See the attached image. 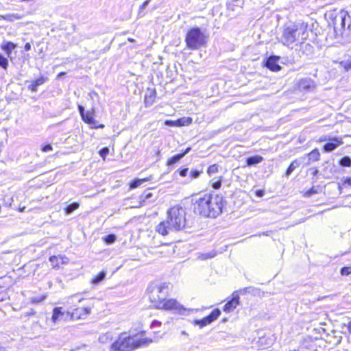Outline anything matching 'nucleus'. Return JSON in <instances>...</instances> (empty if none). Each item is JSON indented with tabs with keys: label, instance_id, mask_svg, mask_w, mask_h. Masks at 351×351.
<instances>
[{
	"label": "nucleus",
	"instance_id": "338daca9",
	"mask_svg": "<svg viewBox=\"0 0 351 351\" xmlns=\"http://www.w3.org/2000/svg\"><path fill=\"white\" fill-rule=\"evenodd\" d=\"M71 351H73V350H71Z\"/></svg>",
	"mask_w": 351,
	"mask_h": 351
},
{
	"label": "nucleus",
	"instance_id": "412c9836",
	"mask_svg": "<svg viewBox=\"0 0 351 351\" xmlns=\"http://www.w3.org/2000/svg\"><path fill=\"white\" fill-rule=\"evenodd\" d=\"M106 274V271L103 270L100 271L95 277L92 279L91 282L94 285H98L105 279Z\"/></svg>",
	"mask_w": 351,
	"mask_h": 351
},
{
	"label": "nucleus",
	"instance_id": "f3484780",
	"mask_svg": "<svg viewBox=\"0 0 351 351\" xmlns=\"http://www.w3.org/2000/svg\"><path fill=\"white\" fill-rule=\"evenodd\" d=\"M95 113L94 109L92 110L86 111L82 117V119L86 123L92 125L95 123V121L93 118Z\"/></svg>",
	"mask_w": 351,
	"mask_h": 351
},
{
	"label": "nucleus",
	"instance_id": "f257e3e1",
	"mask_svg": "<svg viewBox=\"0 0 351 351\" xmlns=\"http://www.w3.org/2000/svg\"><path fill=\"white\" fill-rule=\"evenodd\" d=\"M188 227L185 209L177 206L168 210L167 220L161 221L156 227V231L162 236H166L171 232L185 230Z\"/></svg>",
	"mask_w": 351,
	"mask_h": 351
},
{
	"label": "nucleus",
	"instance_id": "de8ad7c7",
	"mask_svg": "<svg viewBox=\"0 0 351 351\" xmlns=\"http://www.w3.org/2000/svg\"><path fill=\"white\" fill-rule=\"evenodd\" d=\"M52 149H53L52 146L50 144L45 145L41 148V150L43 152H47L51 151Z\"/></svg>",
	"mask_w": 351,
	"mask_h": 351
},
{
	"label": "nucleus",
	"instance_id": "4468645a",
	"mask_svg": "<svg viewBox=\"0 0 351 351\" xmlns=\"http://www.w3.org/2000/svg\"><path fill=\"white\" fill-rule=\"evenodd\" d=\"M343 143V141L341 138L335 137L333 138L330 142H328L326 143L323 149L324 152H330L333 150H335L337 147H339L340 145Z\"/></svg>",
	"mask_w": 351,
	"mask_h": 351
},
{
	"label": "nucleus",
	"instance_id": "ea45409f",
	"mask_svg": "<svg viewBox=\"0 0 351 351\" xmlns=\"http://www.w3.org/2000/svg\"><path fill=\"white\" fill-rule=\"evenodd\" d=\"M99 154L101 158L105 159L106 156L109 154V149L108 147H103L99 152Z\"/></svg>",
	"mask_w": 351,
	"mask_h": 351
},
{
	"label": "nucleus",
	"instance_id": "4be33fe9",
	"mask_svg": "<svg viewBox=\"0 0 351 351\" xmlns=\"http://www.w3.org/2000/svg\"><path fill=\"white\" fill-rule=\"evenodd\" d=\"M300 162L298 160H294L288 167L285 172V176H289L296 168L300 167Z\"/></svg>",
	"mask_w": 351,
	"mask_h": 351
},
{
	"label": "nucleus",
	"instance_id": "aec40b11",
	"mask_svg": "<svg viewBox=\"0 0 351 351\" xmlns=\"http://www.w3.org/2000/svg\"><path fill=\"white\" fill-rule=\"evenodd\" d=\"M17 45L12 42L8 41L1 45V49L6 53L8 57H10L12 51L16 48Z\"/></svg>",
	"mask_w": 351,
	"mask_h": 351
},
{
	"label": "nucleus",
	"instance_id": "72a5a7b5",
	"mask_svg": "<svg viewBox=\"0 0 351 351\" xmlns=\"http://www.w3.org/2000/svg\"><path fill=\"white\" fill-rule=\"evenodd\" d=\"M339 165L342 167H350L351 166V158L349 156H343L339 160Z\"/></svg>",
	"mask_w": 351,
	"mask_h": 351
},
{
	"label": "nucleus",
	"instance_id": "5fc2aeb1",
	"mask_svg": "<svg viewBox=\"0 0 351 351\" xmlns=\"http://www.w3.org/2000/svg\"><path fill=\"white\" fill-rule=\"evenodd\" d=\"M24 49L27 51L31 49V44L29 43H27L24 46Z\"/></svg>",
	"mask_w": 351,
	"mask_h": 351
},
{
	"label": "nucleus",
	"instance_id": "bf43d9fd",
	"mask_svg": "<svg viewBox=\"0 0 351 351\" xmlns=\"http://www.w3.org/2000/svg\"><path fill=\"white\" fill-rule=\"evenodd\" d=\"M203 256H204V258L206 259V258H212L214 256V255H210L209 254H203Z\"/></svg>",
	"mask_w": 351,
	"mask_h": 351
},
{
	"label": "nucleus",
	"instance_id": "2eb2a0df",
	"mask_svg": "<svg viewBox=\"0 0 351 351\" xmlns=\"http://www.w3.org/2000/svg\"><path fill=\"white\" fill-rule=\"evenodd\" d=\"M191 118H182L176 121L167 120L165 121V125L168 126H182L184 125H189L191 123Z\"/></svg>",
	"mask_w": 351,
	"mask_h": 351
},
{
	"label": "nucleus",
	"instance_id": "58836bf2",
	"mask_svg": "<svg viewBox=\"0 0 351 351\" xmlns=\"http://www.w3.org/2000/svg\"><path fill=\"white\" fill-rule=\"evenodd\" d=\"M47 77L41 76L39 78L36 79V80L33 81V82L35 84V85L38 86L43 84L45 82H47Z\"/></svg>",
	"mask_w": 351,
	"mask_h": 351
},
{
	"label": "nucleus",
	"instance_id": "09e8293b",
	"mask_svg": "<svg viewBox=\"0 0 351 351\" xmlns=\"http://www.w3.org/2000/svg\"><path fill=\"white\" fill-rule=\"evenodd\" d=\"M28 88L33 93L37 92V86L32 82V84L28 86Z\"/></svg>",
	"mask_w": 351,
	"mask_h": 351
},
{
	"label": "nucleus",
	"instance_id": "49530a36",
	"mask_svg": "<svg viewBox=\"0 0 351 351\" xmlns=\"http://www.w3.org/2000/svg\"><path fill=\"white\" fill-rule=\"evenodd\" d=\"M221 186V180H218L217 181H215L212 183V186L215 189H219Z\"/></svg>",
	"mask_w": 351,
	"mask_h": 351
},
{
	"label": "nucleus",
	"instance_id": "cd10ccee",
	"mask_svg": "<svg viewBox=\"0 0 351 351\" xmlns=\"http://www.w3.org/2000/svg\"><path fill=\"white\" fill-rule=\"evenodd\" d=\"M112 339V335L110 332H106L102 334L99 337V341L101 343H107L111 341Z\"/></svg>",
	"mask_w": 351,
	"mask_h": 351
},
{
	"label": "nucleus",
	"instance_id": "6ab92c4d",
	"mask_svg": "<svg viewBox=\"0 0 351 351\" xmlns=\"http://www.w3.org/2000/svg\"><path fill=\"white\" fill-rule=\"evenodd\" d=\"M263 160L264 158L261 156L256 155L250 156L246 159V165L248 167L254 166L261 162Z\"/></svg>",
	"mask_w": 351,
	"mask_h": 351
},
{
	"label": "nucleus",
	"instance_id": "423d86ee",
	"mask_svg": "<svg viewBox=\"0 0 351 351\" xmlns=\"http://www.w3.org/2000/svg\"><path fill=\"white\" fill-rule=\"evenodd\" d=\"M333 29L336 37L343 35L346 29H349L351 25V18L348 12L341 10L332 21Z\"/></svg>",
	"mask_w": 351,
	"mask_h": 351
},
{
	"label": "nucleus",
	"instance_id": "b1692460",
	"mask_svg": "<svg viewBox=\"0 0 351 351\" xmlns=\"http://www.w3.org/2000/svg\"><path fill=\"white\" fill-rule=\"evenodd\" d=\"M148 180H150V178H143V179H134V180H132L130 184V188L131 189H136L137 187H138L140 185H141L143 183L148 181Z\"/></svg>",
	"mask_w": 351,
	"mask_h": 351
},
{
	"label": "nucleus",
	"instance_id": "20e7f679",
	"mask_svg": "<svg viewBox=\"0 0 351 351\" xmlns=\"http://www.w3.org/2000/svg\"><path fill=\"white\" fill-rule=\"evenodd\" d=\"M152 342L149 338L136 339L134 337H127L125 334L119 336V339L112 343L111 351H133L135 348L147 345Z\"/></svg>",
	"mask_w": 351,
	"mask_h": 351
},
{
	"label": "nucleus",
	"instance_id": "6e6552de",
	"mask_svg": "<svg viewBox=\"0 0 351 351\" xmlns=\"http://www.w3.org/2000/svg\"><path fill=\"white\" fill-rule=\"evenodd\" d=\"M159 308L173 311L174 313L185 315L186 309L174 299L164 300Z\"/></svg>",
	"mask_w": 351,
	"mask_h": 351
},
{
	"label": "nucleus",
	"instance_id": "9d476101",
	"mask_svg": "<svg viewBox=\"0 0 351 351\" xmlns=\"http://www.w3.org/2000/svg\"><path fill=\"white\" fill-rule=\"evenodd\" d=\"M315 86V82L308 77L301 79L298 83V88L302 91L311 92Z\"/></svg>",
	"mask_w": 351,
	"mask_h": 351
},
{
	"label": "nucleus",
	"instance_id": "a211bd4d",
	"mask_svg": "<svg viewBox=\"0 0 351 351\" xmlns=\"http://www.w3.org/2000/svg\"><path fill=\"white\" fill-rule=\"evenodd\" d=\"M64 313L62 307H56L53 311V315L51 319L53 323H56L58 321L62 319Z\"/></svg>",
	"mask_w": 351,
	"mask_h": 351
},
{
	"label": "nucleus",
	"instance_id": "4c0bfd02",
	"mask_svg": "<svg viewBox=\"0 0 351 351\" xmlns=\"http://www.w3.org/2000/svg\"><path fill=\"white\" fill-rule=\"evenodd\" d=\"M153 196V194L152 193H150L149 191H145L141 195V198L143 199V202H145V201H149L151 202L149 199H151V197Z\"/></svg>",
	"mask_w": 351,
	"mask_h": 351
},
{
	"label": "nucleus",
	"instance_id": "7ed1b4c3",
	"mask_svg": "<svg viewBox=\"0 0 351 351\" xmlns=\"http://www.w3.org/2000/svg\"><path fill=\"white\" fill-rule=\"evenodd\" d=\"M308 25L304 23H297L289 26H284L280 42L283 45L289 47L293 43L307 39Z\"/></svg>",
	"mask_w": 351,
	"mask_h": 351
},
{
	"label": "nucleus",
	"instance_id": "c03bdc74",
	"mask_svg": "<svg viewBox=\"0 0 351 351\" xmlns=\"http://www.w3.org/2000/svg\"><path fill=\"white\" fill-rule=\"evenodd\" d=\"M75 299H77L78 302H80L82 300V298H77V295H72L71 297H70L68 299L67 302L69 304H73V303H74V301H75Z\"/></svg>",
	"mask_w": 351,
	"mask_h": 351
},
{
	"label": "nucleus",
	"instance_id": "dca6fc26",
	"mask_svg": "<svg viewBox=\"0 0 351 351\" xmlns=\"http://www.w3.org/2000/svg\"><path fill=\"white\" fill-rule=\"evenodd\" d=\"M243 5V0H232L227 3V9L229 11L237 12Z\"/></svg>",
	"mask_w": 351,
	"mask_h": 351
},
{
	"label": "nucleus",
	"instance_id": "393cba45",
	"mask_svg": "<svg viewBox=\"0 0 351 351\" xmlns=\"http://www.w3.org/2000/svg\"><path fill=\"white\" fill-rule=\"evenodd\" d=\"M304 40L300 41V50L303 49L306 53H311L313 52V47L309 44L304 42Z\"/></svg>",
	"mask_w": 351,
	"mask_h": 351
},
{
	"label": "nucleus",
	"instance_id": "680f3d73",
	"mask_svg": "<svg viewBox=\"0 0 351 351\" xmlns=\"http://www.w3.org/2000/svg\"><path fill=\"white\" fill-rule=\"evenodd\" d=\"M93 128H104V125L100 124L98 126L95 125V126H93Z\"/></svg>",
	"mask_w": 351,
	"mask_h": 351
},
{
	"label": "nucleus",
	"instance_id": "c9c22d12",
	"mask_svg": "<svg viewBox=\"0 0 351 351\" xmlns=\"http://www.w3.org/2000/svg\"><path fill=\"white\" fill-rule=\"evenodd\" d=\"M116 239H117V237L113 234H110L106 236L105 237H104V241L107 244H112V243H113L116 241Z\"/></svg>",
	"mask_w": 351,
	"mask_h": 351
},
{
	"label": "nucleus",
	"instance_id": "79ce46f5",
	"mask_svg": "<svg viewBox=\"0 0 351 351\" xmlns=\"http://www.w3.org/2000/svg\"><path fill=\"white\" fill-rule=\"evenodd\" d=\"M45 299V296L41 297H34L31 299V302L33 304H38L40 302L43 301Z\"/></svg>",
	"mask_w": 351,
	"mask_h": 351
},
{
	"label": "nucleus",
	"instance_id": "c85d7f7f",
	"mask_svg": "<svg viewBox=\"0 0 351 351\" xmlns=\"http://www.w3.org/2000/svg\"><path fill=\"white\" fill-rule=\"evenodd\" d=\"M80 206V204L77 202H73L68 205L65 208L64 211L66 215L72 213L73 211L77 210Z\"/></svg>",
	"mask_w": 351,
	"mask_h": 351
},
{
	"label": "nucleus",
	"instance_id": "0e129e2a",
	"mask_svg": "<svg viewBox=\"0 0 351 351\" xmlns=\"http://www.w3.org/2000/svg\"><path fill=\"white\" fill-rule=\"evenodd\" d=\"M182 335H187V333H186L185 331H182Z\"/></svg>",
	"mask_w": 351,
	"mask_h": 351
},
{
	"label": "nucleus",
	"instance_id": "0eeeda50",
	"mask_svg": "<svg viewBox=\"0 0 351 351\" xmlns=\"http://www.w3.org/2000/svg\"><path fill=\"white\" fill-rule=\"evenodd\" d=\"M168 291V285L166 283H160L149 288V298L153 306L160 308L167 296Z\"/></svg>",
	"mask_w": 351,
	"mask_h": 351
},
{
	"label": "nucleus",
	"instance_id": "ddd939ff",
	"mask_svg": "<svg viewBox=\"0 0 351 351\" xmlns=\"http://www.w3.org/2000/svg\"><path fill=\"white\" fill-rule=\"evenodd\" d=\"M49 261L53 268L58 269L60 267V263L62 265L67 264L69 263V258L64 255L51 256L49 258Z\"/></svg>",
	"mask_w": 351,
	"mask_h": 351
},
{
	"label": "nucleus",
	"instance_id": "a878e982",
	"mask_svg": "<svg viewBox=\"0 0 351 351\" xmlns=\"http://www.w3.org/2000/svg\"><path fill=\"white\" fill-rule=\"evenodd\" d=\"M1 17L8 21L12 22V21H14L15 20H19V19H22L23 16L18 13H16V14H6L4 16H1Z\"/></svg>",
	"mask_w": 351,
	"mask_h": 351
},
{
	"label": "nucleus",
	"instance_id": "5701e85b",
	"mask_svg": "<svg viewBox=\"0 0 351 351\" xmlns=\"http://www.w3.org/2000/svg\"><path fill=\"white\" fill-rule=\"evenodd\" d=\"M156 97V91L153 90L150 93L149 95H146L145 96V106H150L153 104L154 99Z\"/></svg>",
	"mask_w": 351,
	"mask_h": 351
},
{
	"label": "nucleus",
	"instance_id": "69168bd1",
	"mask_svg": "<svg viewBox=\"0 0 351 351\" xmlns=\"http://www.w3.org/2000/svg\"><path fill=\"white\" fill-rule=\"evenodd\" d=\"M263 235H266V236H268V234L267 232H263Z\"/></svg>",
	"mask_w": 351,
	"mask_h": 351
},
{
	"label": "nucleus",
	"instance_id": "864d4df0",
	"mask_svg": "<svg viewBox=\"0 0 351 351\" xmlns=\"http://www.w3.org/2000/svg\"><path fill=\"white\" fill-rule=\"evenodd\" d=\"M78 110L81 117H82L83 114L86 112L85 111L84 108L81 105H78Z\"/></svg>",
	"mask_w": 351,
	"mask_h": 351
},
{
	"label": "nucleus",
	"instance_id": "4d7b16f0",
	"mask_svg": "<svg viewBox=\"0 0 351 351\" xmlns=\"http://www.w3.org/2000/svg\"><path fill=\"white\" fill-rule=\"evenodd\" d=\"M344 67L346 70L351 69V61L344 64Z\"/></svg>",
	"mask_w": 351,
	"mask_h": 351
},
{
	"label": "nucleus",
	"instance_id": "a19ab883",
	"mask_svg": "<svg viewBox=\"0 0 351 351\" xmlns=\"http://www.w3.org/2000/svg\"><path fill=\"white\" fill-rule=\"evenodd\" d=\"M341 274L342 276H348L351 274V267H343L341 269Z\"/></svg>",
	"mask_w": 351,
	"mask_h": 351
},
{
	"label": "nucleus",
	"instance_id": "9b49d317",
	"mask_svg": "<svg viewBox=\"0 0 351 351\" xmlns=\"http://www.w3.org/2000/svg\"><path fill=\"white\" fill-rule=\"evenodd\" d=\"M90 313V308L86 307H79L75 308L71 313V317L72 319H85L86 316Z\"/></svg>",
	"mask_w": 351,
	"mask_h": 351
},
{
	"label": "nucleus",
	"instance_id": "2f4dec72",
	"mask_svg": "<svg viewBox=\"0 0 351 351\" xmlns=\"http://www.w3.org/2000/svg\"><path fill=\"white\" fill-rule=\"evenodd\" d=\"M182 158H183V154H176L175 156H173V157H171L168 160L167 164L169 165H174V164L177 163L178 162H179Z\"/></svg>",
	"mask_w": 351,
	"mask_h": 351
},
{
	"label": "nucleus",
	"instance_id": "39448f33",
	"mask_svg": "<svg viewBox=\"0 0 351 351\" xmlns=\"http://www.w3.org/2000/svg\"><path fill=\"white\" fill-rule=\"evenodd\" d=\"M187 47L191 50H196L204 47L206 43V36L200 28L195 27L190 29L185 38Z\"/></svg>",
	"mask_w": 351,
	"mask_h": 351
},
{
	"label": "nucleus",
	"instance_id": "e433bc0d",
	"mask_svg": "<svg viewBox=\"0 0 351 351\" xmlns=\"http://www.w3.org/2000/svg\"><path fill=\"white\" fill-rule=\"evenodd\" d=\"M8 66V60L2 54L0 53V66L6 69Z\"/></svg>",
	"mask_w": 351,
	"mask_h": 351
},
{
	"label": "nucleus",
	"instance_id": "37998d69",
	"mask_svg": "<svg viewBox=\"0 0 351 351\" xmlns=\"http://www.w3.org/2000/svg\"><path fill=\"white\" fill-rule=\"evenodd\" d=\"M317 193V191L316 189H315L314 187H312L311 189H310L309 190H308L306 193H305V195L304 196L305 197H311V195H314V194H316Z\"/></svg>",
	"mask_w": 351,
	"mask_h": 351
},
{
	"label": "nucleus",
	"instance_id": "6e6d98bb",
	"mask_svg": "<svg viewBox=\"0 0 351 351\" xmlns=\"http://www.w3.org/2000/svg\"><path fill=\"white\" fill-rule=\"evenodd\" d=\"M344 184L351 186V178H346L344 180Z\"/></svg>",
	"mask_w": 351,
	"mask_h": 351
},
{
	"label": "nucleus",
	"instance_id": "f704fd0d",
	"mask_svg": "<svg viewBox=\"0 0 351 351\" xmlns=\"http://www.w3.org/2000/svg\"><path fill=\"white\" fill-rule=\"evenodd\" d=\"M218 171H219V165L217 164H214V165L209 166L207 169V173L210 176Z\"/></svg>",
	"mask_w": 351,
	"mask_h": 351
},
{
	"label": "nucleus",
	"instance_id": "8fccbe9b",
	"mask_svg": "<svg viewBox=\"0 0 351 351\" xmlns=\"http://www.w3.org/2000/svg\"><path fill=\"white\" fill-rule=\"evenodd\" d=\"M189 169L187 168H184L182 169H180L179 171V173L182 177H185L187 175Z\"/></svg>",
	"mask_w": 351,
	"mask_h": 351
},
{
	"label": "nucleus",
	"instance_id": "603ef678",
	"mask_svg": "<svg viewBox=\"0 0 351 351\" xmlns=\"http://www.w3.org/2000/svg\"><path fill=\"white\" fill-rule=\"evenodd\" d=\"M161 325V322L157 320H154L151 324V328H154L156 326H160Z\"/></svg>",
	"mask_w": 351,
	"mask_h": 351
},
{
	"label": "nucleus",
	"instance_id": "c756f323",
	"mask_svg": "<svg viewBox=\"0 0 351 351\" xmlns=\"http://www.w3.org/2000/svg\"><path fill=\"white\" fill-rule=\"evenodd\" d=\"M195 325H199V327L202 328L204 326H206L208 324H210L212 323L210 319L208 318V317H205L202 319H196L194 321Z\"/></svg>",
	"mask_w": 351,
	"mask_h": 351
},
{
	"label": "nucleus",
	"instance_id": "473e14b6",
	"mask_svg": "<svg viewBox=\"0 0 351 351\" xmlns=\"http://www.w3.org/2000/svg\"><path fill=\"white\" fill-rule=\"evenodd\" d=\"M150 0H146L143 2V3L140 6L138 16L143 17L145 16V13L144 12V10L149 5Z\"/></svg>",
	"mask_w": 351,
	"mask_h": 351
},
{
	"label": "nucleus",
	"instance_id": "7c9ffc66",
	"mask_svg": "<svg viewBox=\"0 0 351 351\" xmlns=\"http://www.w3.org/2000/svg\"><path fill=\"white\" fill-rule=\"evenodd\" d=\"M220 314V310L219 308H215L207 317L210 319V321L213 322L219 317Z\"/></svg>",
	"mask_w": 351,
	"mask_h": 351
},
{
	"label": "nucleus",
	"instance_id": "bb28decb",
	"mask_svg": "<svg viewBox=\"0 0 351 351\" xmlns=\"http://www.w3.org/2000/svg\"><path fill=\"white\" fill-rule=\"evenodd\" d=\"M308 160L309 161H317L319 160L320 154L317 149H315L311 151L308 154Z\"/></svg>",
	"mask_w": 351,
	"mask_h": 351
},
{
	"label": "nucleus",
	"instance_id": "f03ea898",
	"mask_svg": "<svg viewBox=\"0 0 351 351\" xmlns=\"http://www.w3.org/2000/svg\"><path fill=\"white\" fill-rule=\"evenodd\" d=\"M223 202L221 195L204 194L195 199L193 211L203 217L215 218L222 213Z\"/></svg>",
	"mask_w": 351,
	"mask_h": 351
},
{
	"label": "nucleus",
	"instance_id": "3c124183",
	"mask_svg": "<svg viewBox=\"0 0 351 351\" xmlns=\"http://www.w3.org/2000/svg\"><path fill=\"white\" fill-rule=\"evenodd\" d=\"M255 194L257 197H261L265 195V191L262 189L256 191Z\"/></svg>",
	"mask_w": 351,
	"mask_h": 351
},
{
	"label": "nucleus",
	"instance_id": "13d9d810",
	"mask_svg": "<svg viewBox=\"0 0 351 351\" xmlns=\"http://www.w3.org/2000/svg\"><path fill=\"white\" fill-rule=\"evenodd\" d=\"M191 147H187L184 152H183L182 153H181L180 154H183V157L187 154L190 151H191Z\"/></svg>",
	"mask_w": 351,
	"mask_h": 351
},
{
	"label": "nucleus",
	"instance_id": "a18cd8bd",
	"mask_svg": "<svg viewBox=\"0 0 351 351\" xmlns=\"http://www.w3.org/2000/svg\"><path fill=\"white\" fill-rule=\"evenodd\" d=\"M202 173V171H198V170H192L190 173L191 174V177L192 178H198L199 176H200V173Z\"/></svg>",
	"mask_w": 351,
	"mask_h": 351
},
{
	"label": "nucleus",
	"instance_id": "052dcab7",
	"mask_svg": "<svg viewBox=\"0 0 351 351\" xmlns=\"http://www.w3.org/2000/svg\"><path fill=\"white\" fill-rule=\"evenodd\" d=\"M348 330L350 333H351V321L348 322L347 325Z\"/></svg>",
	"mask_w": 351,
	"mask_h": 351
},
{
	"label": "nucleus",
	"instance_id": "f8f14e48",
	"mask_svg": "<svg viewBox=\"0 0 351 351\" xmlns=\"http://www.w3.org/2000/svg\"><path fill=\"white\" fill-rule=\"evenodd\" d=\"M240 297L238 293L234 292L232 294V298L229 300L223 306V311L226 313L233 311L239 304Z\"/></svg>",
	"mask_w": 351,
	"mask_h": 351
},
{
	"label": "nucleus",
	"instance_id": "1a4fd4ad",
	"mask_svg": "<svg viewBox=\"0 0 351 351\" xmlns=\"http://www.w3.org/2000/svg\"><path fill=\"white\" fill-rule=\"evenodd\" d=\"M280 59L278 56H270L267 58L265 66L272 71H279L281 70V66L279 65L278 62Z\"/></svg>",
	"mask_w": 351,
	"mask_h": 351
},
{
	"label": "nucleus",
	"instance_id": "e2e57ef3",
	"mask_svg": "<svg viewBox=\"0 0 351 351\" xmlns=\"http://www.w3.org/2000/svg\"><path fill=\"white\" fill-rule=\"evenodd\" d=\"M0 351H8V350L5 348L0 346Z\"/></svg>",
	"mask_w": 351,
	"mask_h": 351
}]
</instances>
